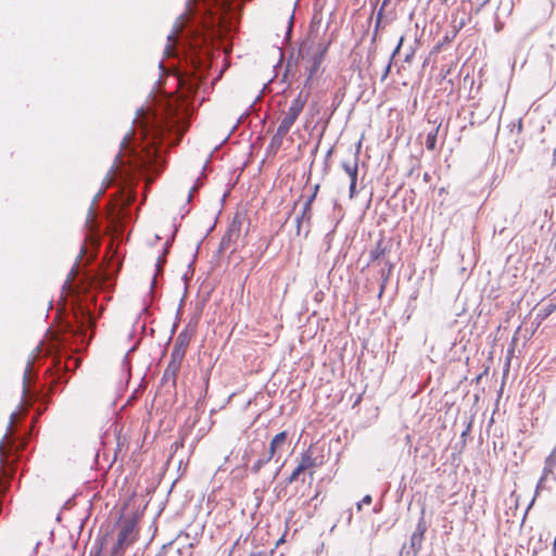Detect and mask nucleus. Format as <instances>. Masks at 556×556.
<instances>
[{
    "instance_id": "20e7f679",
    "label": "nucleus",
    "mask_w": 556,
    "mask_h": 556,
    "mask_svg": "<svg viewBox=\"0 0 556 556\" xmlns=\"http://www.w3.org/2000/svg\"><path fill=\"white\" fill-rule=\"evenodd\" d=\"M137 523L138 518L136 516L124 521L118 532L117 541L113 546L114 549L124 553L128 546L132 545L138 540Z\"/></svg>"
},
{
    "instance_id": "aec40b11",
    "label": "nucleus",
    "mask_w": 556,
    "mask_h": 556,
    "mask_svg": "<svg viewBox=\"0 0 556 556\" xmlns=\"http://www.w3.org/2000/svg\"><path fill=\"white\" fill-rule=\"evenodd\" d=\"M129 140H130V136L128 134L125 135V137L123 138V141L121 143L122 149H127Z\"/></svg>"
},
{
    "instance_id": "5701e85b",
    "label": "nucleus",
    "mask_w": 556,
    "mask_h": 556,
    "mask_svg": "<svg viewBox=\"0 0 556 556\" xmlns=\"http://www.w3.org/2000/svg\"><path fill=\"white\" fill-rule=\"evenodd\" d=\"M123 555H124V553L112 548L111 554L109 556H123Z\"/></svg>"
},
{
    "instance_id": "2eb2a0df",
    "label": "nucleus",
    "mask_w": 556,
    "mask_h": 556,
    "mask_svg": "<svg viewBox=\"0 0 556 556\" xmlns=\"http://www.w3.org/2000/svg\"><path fill=\"white\" fill-rule=\"evenodd\" d=\"M552 472H553V469L545 465L544 471H543V476L541 477V479H540V481H539V483L536 485L538 490L543 488L544 480L546 479L547 475H549Z\"/></svg>"
},
{
    "instance_id": "4468645a",
    "label": "nucleus",
    "mask_w": 556,
    "mask_h": 556,
    "mask_svg": "<svg viewBox=\"0 0 556 556\" xmlns=\"http://www.w3.org/2000/svg\"><path fill=\"white\" fill-rule=\"evenodd\" d=\"M403 41H404V37H401L400 40H399V43L396 46V48L394 49L393 53H392V56L391 59H393L400 51L402 45H403ZM391 65H392V60H390V62L387 64L384 71H383V74H382V77L381 79H386L390 73V70H391Z\"/></svg>"
},
{
    "instance_id": "6ab92c4d",
    "label": "nucleus",
    "mask_w": 556,
    "mask_h": 556,
    "mask_svg": "<svg viewBox=\"0 0 556 556\" xmlns=\"http://www.w3.org/2000/svg\"><path fill=\"white\" fill-rule=\"evenodd\" d=\"M318 189H319V185H315L314 187V191L313 193L311 194V197L307 198V202L312 203L314 202V200L316 199V195H317V192H318Z\"/></svg>"
},
{
    "instance_id": "39448f33",
    "label": "nucleus",
    "mask_w": 556,
    "mask_h": 556,
    "mask_svg": "<svg viewBox=\"0 0 556 556\" xmlns=\"http://www.w3.org/2000/svg\"><path fill=\"white\" fill-rule=\"evenodd\" d=\"M197 332V321L194 324L189 323L184 330H181L174 343L172 354H175L176 357L180 356L185 358L187 349L195 336Z\"/></svg>"
},
{
    "instance_id": "7ed1b4c3",
    "label": "nucleus",
    "mask_w": 556,
    "mask_h": 556,
    "mask_svg": "<svg viewBox=\"0 0 556 556\" xmlns=\"http://www.w3.org/2000/svg\"><path fill=\"white\" fill-rule=\"evenodd\" d=\"M323 465V457L315 456L314 445H309L305 451L300 454L299 462L294 470L288 477L287 482L292 483L296 481L301 473L308 471L309 476L314 475V469Z\"/></svg>"
},
{
    "instance_id": "1a4fd4ad",
    "label": "nucleus",
    "mask_w": 556,
    "mask_h": 556,
    "mask_svg": "<svg viewBox=\"0 0 556 556\" xmlns=\"http://www.w3.org/2000/svg\"><path fill=\"white\" fill-rule=\"evenodd\" d=\"M182 361H184V357H180V356L176 357L175 354L170 353V361L164 370L163 378L165 380H172V382L175 384Z\"/></svg>"
},
{
    "instance_id": "393cba45",
    "label": "nucleus",
    "mask_w": 556,
    "mask_h": 556,
    "mask_svg": "<svg viewBox=\"0 0 556 556\" xmlns=\"http://www.w3.org/2000/svg\"><path fill=\"white\" fill-rule=\"evenodd\" d=\"M362 506H363V504H362L361 502H359V503H357V510H361V509H362Z\"/></svg>"
},
{
    "instance_id": "6e6552de",
    "label": "nucleus",
    "mask_w": 556,
    "mask_h": 556,
    "mask_svg": "<svg viewBox=\"0 0 556 556\" xmlns=\"http://www.w3.org/2000/svg\"><path fill=\"white\" fill-rule=\"evenodd\" d=\"M7 442L8 438L5 435L4 439L0 442V466L3 477L9 479L13 476L14 468L12 464L15 459H10V455L7 453Z\"/></svg>"
},
{
    "instance_id": "ddd939ff",
    "label": "nucleus",
    "mask_w": 556,
    "mask_h": 556,
    "mask_svg": "<svg viewBox=\"0 0 556 556\" xmlns=\"http://www.w3.org/2000/svg\"><path fill=\"white\" fill-rule=\"evenodd\" d=\"M304 218H306L307 220H309L312 218V203H309L307 201L304 204V207H303L301 216L296 217L298 229H300L301 222Z\"/></svg>"
},
{
    "instance_id": "a211bd4d",
    "label": "nucleus",
    "mask_w": 556,
    "mask_h": 556,
    "mask_svg": "<svg viewBox=\"0 0 556 556\" xmlns=\"http://www.w3.org/2000/svg\"><path fill=\"white\" fill-rule=\"evenodd\" d=\"M545 465L552 469L556 466V458L553 456V454L546 458Z\"/></svg>"
},
{
    "instance_id": "f8f14e48",
    "label": "nucleus",
    "mask_w": 556,
    "mask_h": 556,
    "mask_svg": "<svg viewBox=\"0 0 556 556\" xmlns=\"http://www.w3.org/2000/svg\"><path fill=\"white\" fill-rule=\"evenodd\" d=\"M440 125H432L431 130L426 136V148L429 151H434L437 148V139L439 134Z\"/></svg>"
},
{
    "instance_id": "a878e982",
    "label": "nucleus",
    "mask_w": 556,
    "mask_h": 556,
    "mask_svg": "<svg viewBox=\"0 0 556 556\" xmlns=\"http://www.w3.org/2000/svg\"><path fill=\"white\" fill-rule=\"evenodd\" d=\"M554 553H555V556H556V536H555V541H554Z\"/></svg>"
},
{
    "instance_id": "f3484780",
    "label": "nucleus",
    "mask_w": 556,
    "mask_h": 556,
    "mask_svg": "<svg viewBox=\"0 0 556 556\" xmlns=\"http://www.w3.org/2000/svg\"><path fill=\"white\" fill-rule=\"evenodd\" d=\"M556 309V301L555 302H551L548 305H546L544 307V316H548L549 314H552L554 311Z\"/></svg>"
},
{
    "instance_id": "f257e3e1",
    "label": "nucleus",
    "mask_w": 556,
    "mask_h": 556,
    "mask_svg": "<svg viewBox=\"0 0 556 556\" xmlns=\"http://www.w3.org/2000/svg\"><path fill=\"white\" fill-rule=\"evenodd\" d=\"M329 42H315L311 38L305 39L299 49L300 56L307 62V78L308 84L318 73L319 67L327 54Z\"/></svg>"
},
{
    "instance_id": "0eeeda50",
    "label": "nucleus",
    "mask_w": 556,
    "mask_h": 556,
    "mask_svg": "<svg viewBox=\"0 0 556 556\" xmlns=\"http://www.w3.org/2000/svg\"><path fill=\"white\" fill-rule=\"evenodd\" d=\"M341 167L344 169V172L350 177L349 197H350V199H353L357 193V191H356V184H357V176H358L357 157H354V160H352V161H343L341 164Z\"/></svg>"
},
{
    "instance_id": "f03ea898",
    "label": "nucleus",
    "mask_w": 556,
    "mask_h": 556,
    "mask_svg": "<svg viewBox=\"0 0 556 556\" xmlns=\"http://www.w3.org/2000/svg\"><path fill=\"white\" fill-rule=\"evenodd\" d=\"M306 103V97H303L302 93H299L290 103V106L285 112L282 119L276 130V134L273 136L269 148L278 151L282 146L283 138L287 136L292 125L298 119L299 115L303 111Z\"/></svg>"
},
{
    "instance_id": "9d476101",
    "label": "nucleus",
    "mask_w": 556,
    "mask_h": 556,
    "mask_svg": "<svg viewBox=\"0 0 556 556\" xmlns=\"http://www.w3.org/2000/svg\"><path fill=\"white\" fill-rule=\"evenodd\" d=\"M389 251V242L384 238L379 239L376 242V245L369 251V263H376L383 260Z\"/></svg>"
},
{
    "instance_id": "412c9836",
    "label": "nucleus",
    "mask_w": 556,
    "mask_h": 556,
    "mask_svg": "<svg viewBox=\"0 0 556 556\" xmlns=\"http://www.w3.org/2000/svg\"><path fill=\"white\" fill-rule=\"evenodd\" d=\"M371 502H372V497H371V495H365V496L363 497V500L361 501V503H362L363 505H364V504H365V505H370V504H371Z\"/></svg>"
},
{
    "instance_id": "9b49d317",
    "label": "nucleus",
    "mask_w": 556,
    "mask_h": 556,
    "mask_svg": "<svg viewBox=\"0 0 556 556\" xmlns=\"http://www.w3.org/2000/svg\"><path fill=\"white\" fill-rule=\"evenodd\" d=\"M288 432L281 431L277 433L269 443L268 459H271L277 452L281 451L287 442Z\"/></svg>"
},
{
    "instance_id": "b1692460",
    "label": "nucleus",
    "mask_w": 556,
    "mask_h": 556,
    "mask_svg": "<svg viewBox=\"0 0 556 556\" xmlns=\"http://www.w3.org/2000/svg\"><path fill=\"white\" fill-rule=\"evenodd\" d=\"M167 38H168V41H173V43H175V38L173 35H169Z\"/></svg>"
},
{
    "instance_id": "bb28decb",
    "label": "nucleus",
    "mask_w": 556,
    "mask_h": 556,
    "mask_svg": "<svg viewBox=\"0 0 556 556\" xmlns=\"http://www.w3.org/2000/svg\"><path fill=\"white\" fill-rule=\"evenodd\" d=\"M444 2H446L447 0H443Z\"/></svg>"
},
{
    "instance_id": "423d86ee",
    "label": "nucleus",
    "mask_w": 556,
    "mask_h": 556,
    "mask_svg": "<svg viewBox=\"0 0 556 556\" xmlns=\"http://www.w3.org/2000/svg\"><path fill=\"white\" fill-rule=\"evenodd\" d=\"M241 228H242V219L237 214L231 223L229 224L226 233L224 235L222 239V247L227 249L230 248L231 244H235L241 235Z\"/></svg>"
},
{
    "instance_id": "dca6fc26",
    "label": "nucleus",
    "mask_w": 556,
    "mask_h": 556,
    "mask_svg": "<svg viewBox=\"0 0 556 556\" xmlns=\"http://www.w3.org/2000/svg\"><path fill=\"white\" fill-rule=\"evenodd\" d=\"M268 456L265 459H258L252 467V471L254 473L258 472L260 469L269 462Z\"/></svg>"
},
{
    "instance_id": "4be33fe9",
    "label": "nucleus",
    "mask_w": 556,
    "mask_h": 556,
    "mask_svg": "<svg viewBox=\"0 0 556 556\" xmlns=\"http://www.w3.org/2000/svg\"><path fill=\"white\" fill-rule=\"evenodd\" d=\"M417 530L419 531L420 533V538H422L425 531H426V527L425 525L422 523V521H419V523L417 525Z\"/></svg>"
}]
</instances>
